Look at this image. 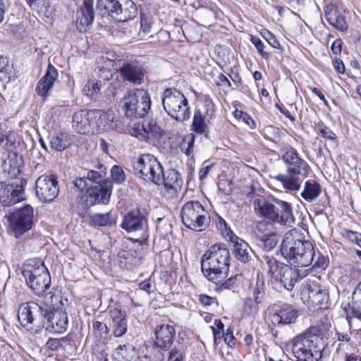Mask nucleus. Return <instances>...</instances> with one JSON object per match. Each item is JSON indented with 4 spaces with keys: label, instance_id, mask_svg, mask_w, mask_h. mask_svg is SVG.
I'll return each mask as SVG.
<instances>
[{
    "label": "nucleus",
    "instance_id": "nucleus-38",
    "mask_svg": "<svg viewBox=\"0 0 361 361\" xmlns=\"http://www.w3.org/2000/svg\"><path fill=\"white\" fill-rule=\"evenodd\" d=\"M321 193V185L314 180H309L305 183L301 192L302 197L308 202L314 200Z\"/></svg>",
    "mask_w": 361,
    "mask_h": 361
},
{
    "label": "nucleus",
    "instance_id": "nucleus-52",
    "mask_svg": "<svg viewBox=\"0 0 361 361\" xmlns=\"http://www.w3.org/2000/svg\"><path fill=\"white\" fill-rule=\"evenodd\" d=\"M15 142L14 136L11 134L0 133V152L9 151Z\"/></svg>",
    "mask_w": 361,
    "mask_h": 361
},
{
    "label": "nucleus",
    "instance_id": "nucleus-54",
    "mask_svg": "<svg viewBox=\"0 0 361 361\" xmlns=\"http://www.w3.org/2000/svg\"><path fill=\"white\" fill-rule=\"evenodd\" d=\"M250 42L252 43V44H254L256 49L263 59L265 60L269 59L270 55L268 52L264 51V44L258 37L251 35Z\"/></svg>",
    "mask_w": 361,
    "mask_h": 361
},
{
    "label": "nucleus",
    "instance_id": "nucleus-12",
    "mask_svg": "<svg viewBox=\"0 0 361 361\" xmlns=\"http://www.w3.org/2000/svg\"><path fill=\"white\" fill-rule=\"evenodd\" d=\"M162 169L163 167L157 159L149 154H141L133 162L135 176L147 182L153 183H155L156 181H161L160 176Z\"/></svg>",
    "mask_w": 361,
    "mask_h": 361
},
{
    "label": "nucleus",
    "instance_id": "nucleus-51",
    "mask_svg": "<svg viewBox=\"0 0 361 361\" xmlns=\"http://www.w3.org/2000/svg\"><path fill=\"white\" fill-rule=\"evenodd\" d=\"M264 294H265V290H264V281L262 279H260L259 277H257L255 286L253 288L252 298L255 300L256 301L262 302V300L264 298Z\"/></svg>",
    "mask_w": 361,
    "mask_h": 361
},
{
    "label": "nucleus",
    "instance_id": "nucleus-9",
    "mask_svg": "<svg viewBox=\"0 0 361 361\" xmlns=\"http://www.w3.org/2000/svg\"><path fill=\"white\" fill-rule=\"evenodd\" d=\"M161 101L165 111L176 121L184 122L190 118L188 99L178 89L166 88L161 94Z\"/></svg>",
    "mask_w": 361,
    "mask_h": 361
},
{
    "label": "nucleus",
    "instance_id": "nucleus-29",
    "mask_svg": "<svg viewBox=\"0 0 361 361\" xmlns=\"http://www.w3.org/2000/svg\"><path fill=\"white\" fill-rule=\"evenodd\" d=\"M2 167L11 178H15L23 171V158L16 152H8V157L2 163Z\"/></svg>",
    "mask_w": 361,
    "mask_h": 361
},
{
    "label": "nucleus",
    "instance_id": "nucleus-46",
    "mask_svg": "<svg viewBox=\"0 0 361 361\" xmlns=\"http://www.w3.org/2000/svg\"><path fill=\"white\" fill-rule=\"evenodd\" d=\"M156 345L153 341H149L145 343L140 345L137 352V357L140 361H149V355H150L154 350Z\"/></svg>",
    "mask_w": 361,
    "mask_h": 361
},
{
    "label": "nucleus",
    "instance_id": "nucleus-14",
    "mask_svg": "<svg viewBox=\"0 0 361 361\" xmlns=\"http://www.w3.org/2000/svg\"><path fill=\"white\" fill-rule=\"evenodd\" d=\"M46 305L30 301L20 305L18 319L20 324L27 329H32L34 325L40 326L44 318Z\"/></svg>",
    "mask_w": 361,
    "mask_h": 361
},
{
    "label": "nucleus",
    "instance_id": "nucleus-2",
    "mask_svg": "<svg viewBox=\"0 0 361 361\" xmlns=\"http://www.w3.org/2000/svg\"><path fill=\"white\" fill-rule=\"evenodd\" d=\"M281 252L290 264L297 267H308L314 262V246L310 241L305 240L300 231L296 228L285 234Z\"/></svg>",
    "mask_w": 361,
    "mask_h": 361
},
{
    "label": "nucleus",
    "instance_id": "nucleus-57",
    "mask_svg": "<svg viewBox=\"0 0 361 361\" xmlns=\"http://www.w3.org/2000/svg\"><path fill=\"white\" fill-rule=\"evenodd\" d=\"M93 354L99 361H108L107 353L105 350V343L97 344L93 348Z\"/></svg>",
    "mask_w": 361,
    "mask_h": 361
},
{
    "label": "nucleus",
    "instance_id": "nucleus-22",
    "mask_svg": "<svg viewBox=\"0 0 361 361\" xmlns=\"http://www.w3.org/2000/svg\"><path fill=\"white\" fill-rule=\"evenodd\" d=\"M73 128L80 134H94L93 109H81L72 116Z\"/></svg>",
    "mask_w": 361,
    "mask_h": 361
},
{
    "label": "nucleus",
    "instance_id": "nucleus-36",
    "mask_svg": "<svg viewBox=\"0 0 361 361\" xmlns=\"http://www.w3.org/2000/svg\"><path fill=\"white\" fill-rule=\"evenodd\" d=\"M72 143L71 135L66 132H59L51 135L49 145L57 152H62L68 148Z\"/></svg>",
    "mask_w": 361,
    "mask_h": 361
},
{
    "label": "nucleus",
    "instance_id": "nucleus-34",
    "mask_svg": "<svg viewBox=\"0 0 361 361\" xmlns=\"http://www.w3.org/2000/svg\"><path fill=\"white\" fill-rule=\"evenodd\" d=\"M352 305L344 307L347 318L355 317L361 320V281L357 285L353 293Z\"/></svg>",
    "mask_w": 361,
    "mask_h": 361
},
{
    "label": "nucleus",
    "instance_id": "nucleus-24",
    "mask_svg": "<svg viewBox=\"0 0 361 361\" xmlns=\"http://www.w3.org/2000/svg\"><path fill=\"white\" fill-rule=\"evenodd\" d=\"M94 18L93 0H84L76 12V24L79 31H86V28L92 24Z\"/></svg>",
    "mask_w": 361,
    "mask_h": 361
},
{
    "label": "nucleus",
    "instance_id": "nucleus-5",
    "mask_svg": "<svg viewBox=\"0 0 361 361\" xmlns=\"http://www.w3.org/2000/svg\"><path fill=\"white\" fill-rule=\"evenodd\" d=\"M27 286L37 296L44 295L49 288L51 276L44 262L39 258L27 259L22 271Z\"/></svg>",
    "mask_w": 361,
    "mask_h": 361
},
{
    "label": "nucleus",
    "instance_id": "nucleus-59",
    "mask_svg": "<svg viewBox=\"0 0 361 361\" xmlns=\"http://www.w3.org/2000/svg\"><path fill=\"white\" fill-rule=\"evenodd\" d=\"M317 256V259L313 262L312 264L314 269H318L324 270L328 266V262L326 257L322 255L319 252L317 253V255H314V257Z\"/></svg>",
    "mask_w": 361,
    "mask_h": 361
},
{
    "label": "nucleus",
    "instance_id": "nucleus-64",
    "mask_svg": "<svg viewBox=\"0 0 361 361\" xmlns=\"http://www.w3.org/2000/svg\"><path fill=\"white\" fill-rule=\"evenodd\" d=\"M154 352L149 355V361H164V352H165L164 350L161 349L160 348L156 346L154 348Z\"/></svg>",
    "mask_w": 361,
    "mask_h": 361
},
{
    "label": "nucleus",
    "instance_id": "nucleus-55",
    "mask_svg": "<svg viewBox=\"0 0 361 361\" xmlns=\"http://www.w3.org/2000/svg\"><path fill=\"white\" fill-rule=\"evenodd\" d=\"M315 128L323 137L330 140H334L336 139L335 133L323 122L317 123L315 125Z\"/></svg>",
    "mask_w": 361,
    "mask_h": 361
},
{
    "label": "nucleus",
    "instance_id": "nucleus-58",
    "mask_svg": "<svg viewBox=\"0 0 361 361\" xmlns=\"http://www.w3.org/2000/svg\"><path fill=\"white\" fill-rule=\"evenodd\" d=\"M234 116L235 118L242 119V121H244L246 124H247L250 127H251L252 128H255V121L247 113H245L243 111L235 110L234 112Z\"/></svg>",
    "mask_w": 361,
    "mask_h": 361
},
{
    "label": "nucleus",
    "instance_id": "nucleus-1",
    "mask_svg": "<svg viewBox=\"0 0 361 361\" xmlns=\"http://www.w3.org/2000/svg\"><path fill=\"white\" fill-rule=\"evenodd\" d=\"M281 157L286 166V173L279 174L274 179L279 182L283 189L289 192H298L302 181L307 178L310 166L307 161L299 157L298 151L291 146L283 149Z\"/></svg>",
    "mask_w": 361,
    "mask_h": 361
},
{
    "label": "nucleus",
    "instance_id": "nucleus-45",
    "mask_svg": "<svg viewBox=\"0 0 361 361\" xmlns=\"http://www.w3.org/2000/svg\"><path fill=\"white\" fill-rule=\"evenodd\" d=\"M29 6L33 11H37L39 14L47 15L50 7L47 0H27Z\"/></svg>",
    "mask_w": 361,
    "mask_h": 361
},
{
    "label": "nucleus",
    "instance_id": "nucleus-61",
    "mask_svg": "<svg viewBox=\"0 0 361 361\" xmlns=\"http://www.w3.org/2000/svg\"><path fill=\"white\" fill-rule=\"evenodd\" d=\"M184 356L180 349L174 347L169 353L168 361H183Z\"/></svg>",
    "mask_w": 361,
    "mask_h": 361
},
{
    "label": "nucleus",
    "instance_id": "nucleus-3",
    "mask_svg": "<svg viewBox=\"0 0 361 361\" xmlns=\"http://www.w3.org/2000/svg\"><path fill=\"white\" fill-rule=\"evenodd\" d=\"M287 347L291 349L295 361H319L324 349L322 334L318 327L312 326L290 341Z\"/></svg>",
    "mask_w": 361,
    "mask_h": 361
},
{
    "label": "nucleus",
    "instance_id": "nucleus-6",
    "mask_svg": "<svg viewBox=\"0 0 361 361\" xmlns=\"http://www.w3.org/2000/svg\"><path fill=\"white\" fill-rule=\"evenodd\" d=\"M50 295L51 305L52 308L46 305L44 310V318L43 325L45 329L51 333L62 334L65 332L68 326V317L66 312L63 310L60 306L63 307L68 304V300L63 298L61 295Z\"/></svg>",
    "mask_w": 361,
    "mask_h": 361
},
{
    "label": "nucleus",
    "instance_id": "nucleus-15",
    "mask_svg": "<svg viewBox=\"0 0 361 361\" xmlns=\"http://www.w3.org/2000/svg\"><path fill=\"white\" fill-rule=\"evenodd\" d=\"M107 13L118 22L133 19L137 13V8L132 0H105L104 5Z\"/></svg>",
    "mask_w": 361,
    "mask_h": 361
},
{
    "label": "nucleus",
    "instance_id": "nucleus-60",
    "mask_svg": "<svg viewBox=\"0 0 361 361\" xmlns=\"http://www.w3.org/2000/svg\"><path fill=\"white\" fill-rule=\"evenodd\" d=\"M346 238L352 243H355L360 247H361V233L351 230L345 231Z\"/></svg>",
    "mask_w": 361,
    "mask_h": 361
},
{
    "label": "nucleus",
    "instance_id": "nucleus-62",
    "mask_svg": "<svg viewBox=\"0 0 361 361\" xmlns=\"http://www.w3.org/2000/svg\"><path fill=\"white\" fill-rule=\"evenodd\" d=\"M85 178H86L88 180L97 183V185L102 184L101 181L102 180V175L99 171L89 170L86 175H85Z\"/></svg>",
    "mask_w": 361,
    "mask_h": 361
},
{
    "label": "nucleus",
    "instance_id": "nucleus-50",
    "mask_svg": "<svg viewBox=\"0 0 361 361\" xmlns=\"http://www.w3.org/2000/svg\"><path fill=\"white\" fill-rule=\"evenodd\" d=\"M260 302L256 301L251 297L246 298L244 302V312L250 316H255L259 312V304Z\"/></svg>",
    "mask_w": 361,
    "mask_h": 361
},
{
    "label": "nucleus",
    "instance_id": "nucleus-40",
    "mask_svg": "<svg viewBox=\"0 0 361 361\" xmlns=\"http://www.w3.org/2000/svg\"><path fill=\"white\" fill-rule=\"evenodd\" d=\"M348 349H346V344L339 343L336 348L337 357L335 358V361H357L360 357L358 350L356 352H348Z\"/></svg>",
    "mask_w": 361,
    "mask_h": 361
},
{
    "label": "nucleus",
    "instance_id": "nucleus-17",
    "mask_svg": "<svg viewBox=\"0 0 361 361\" xmlns=\"http://www.w3.org/2000/svg\"><path fill=\"white\" fill-rule=\"evenodd\" d=\"M35 194L42 202H51L58 196L59 192L57 177L54 175H42L35 181Z\"/></svg>",
    "mask_w": 361,
    "mask_h": 361
},
{
    "label": "nucleus",
    "instance_id": "nucleus-27",
    "mask_svg": "<svg viewBox=\"0 0 361 361\" xmlns=\"http://www.w3.org/2000/svg\"><path fill=\"white\" fill-rule=\"evenodd\" d=\"M176 331L173 326L169 324H163L159 326L155 331L156 339L154 343L157 347L168 350L172 345Z\"/></svg>",
    "mask_w": 361,
    "mask_h": 361
},
{
    "label": "nucleus",
    "instance_id": "nucleus-19",
    "mask_svg": "<svg viewBox=\"0 0 361 361\" xmlns=\"http://www.w3.org/2000/svg\"><path fill=\"white\" fill-rule=\"evenodd\" d=\"M161 181H156L155 185H163L165 192L164 195L167 199L175 198L180 190L183 181L180 173L176 169H169L164 172L161 169Z\"/></svg>",
    "mask_w": 361,
    "mask_h": 361
},
{
    "label": "nucleus",
    "instance_id": "nucleus-53",
    "mask_svg": "<svg viewBox=\"0 0 361 361\" xmlns=\"http://www.w3.org/2000/svg\"><path fill=\"white\" fill-rule=\"evenodd\" d=\"M112 180L116 184H121L126 180V175L123 169L118 165H114L111 169Z\"/></svg>",
    "mask_w": 361,
    "mask_h": 361
},
{
    "label": "nucleus",
    "instance_id": "nucleus-32",
    "mask_svg": "<svg viewBox=\"0 0 361 361\" xmlns=\"http://www.w3.org/2000/svg\"><path fill=\"white\" fill-rule=\"evenodd\" d=\"M229 240L233 243L235 257L243 263H248L252 258V250L247 243L236 235Z\"/></svg>",
    "mask_w": 361,
    "mask_h": 361
},
{
    "label": "nucleus",
    "instance_id": "nucleus-37",
    "mask_svg": "<svg viewBox=\"0 0 361 361\" xmlns=\"http://www.w3.org/2000/svg\"><path fill=\"white\" fill-rule=\"evenodd\" d=\"M257 245L264 251L272 250L279 242V237L275 232L268 231L267 233L257 235Z\"/></svg>",
    "mask_w": 361,
    "mask_h": 361
},
{
    "label": "nucleus",
    "instance_id": "nucleus-13",
    "mask_svg": "<svg viewBox=\"0 0 361 361\" xmlns=\"http://www.w3.org/2000/svg\"><path fill=\"white\" fill-rule=\"evenodd\" d=\"M300 295L302 302L310 309L317 310L326 307L328 294L314 280L308 279L302 283Z\"/></svg>",
    "mask_w": 361,
    "mask_h": 361
},
{
    "label": "nucleus",
    "instance_id": "nucleus-26",
    "mask_svg": "<svg viewBox=\"0 0 361 361\" xmlns=\"http://www.w3.org/2000/svg\"><path fill=\"white\" fill-rule=\"evenodd\" d=\"M56 68L51 63L49 64L44 75L39 80L36 86V92L42 98H47L53 88L54 83L58 78Z\"/></svg>",
    "mask_w": 361,
    "mask_h": 361
},
{
    "label": "nucleus",
    "instance_id": "nucleus-25",
    "mask_svg": "<svg viewBox=\"0 0 361 361\" xmlns=\"http://www.w3.org/2000/svg\"><path fill=\"white\" fill-rule=\"evenodd\" d=\"M298 317V311L292 305L283 304L271 317V322L278 326L291 324Z\"/></svg>",
    "mask_w": 361,
    "mask_h": 361
},
{
    "label": "nucleus",
    "instance_id": "nucleus-56",
    "mask_svg": "<svg viewBox=\"0 0 361 361\" xmlns=\"http://www.w3.org/2000/svg\"><path fill=\"white\" fill-rule=\"evenodd\" d=\"M263 38L274 49H281V44L276 37L268 30L263 29L261 32Z\"/></svg>",
    "mask_w": 361,
    "mask_h": 361
},
{
    "label": "nucleus",
    "instance_id": "nucleus-28",
    "mask_svg": "<svg viewBox=\"0 0 361 361\" xmlns=\"http://www.w3.org/2000/svg\"><path fill=\"white\" fill-rule=\"evenodd\" d=\"M111 319L112 333L115 337H121L128 329L126 313L118 308H112L109 311Z\"/></svg>",
    "mask_w": 361,
    "mask_h": 361
},
{
    "label": "nucleus",
    "instance_id": "nucleus-42",
    "mask_svg": "<svg viewBox=\"0 0 361 361\" xmlns=\"http://www.w3.org/2000/svg\"><path fill=\"white\" fill-rule=\"evenodd\" d=\"M207 125L205 122V117L200 111H196L194 114L191 129L197 134L202 135L207 132Z\"/></svg>",
    "mask_w": 361,
    "mask_h": 361
},
{
    "label": "nucleus",
    "instance_id": "nucleus-4",
    "mask_svg": "<svg viewBox=\"0 0 361 361\" xmlns=\"http://www.w3.org/2000/svg\"><path fill=\"white\" fill-rule=\"evenodd\" d=\"M230 252L225 244L212 245L202 257L204 276L214 283H220L228 276Z\"/></svg>",
    "mask_w": 361,
    "mask_h": 361
},
{
    "label": "nucleus",
    "instance_id": "nucleus-23",
    "mask_svg": "<svg viewBox=\"0 0 361 361\" xmlns=\"http://www.w3.org/2000/svg\"><path fill=\"white\" fill-rule=\"evenodd\" d=\"M120 73L124 80L133 85H140L144 82L145 71L136 61L123 63Z\"/></svg>",
    "mask_w": 361,
    "mask_h": 361
},
{
    "label": "nucleus",
    "instance_id": "nucleus-63",
    "mask_svg": "<svg viewBox=\"0 0 361 361\" xmlns=\"http://www.w3.org/2000/svg\"><path fill=\"white\" fill-rule=\"evenodd\" d=\"M272 224L269 222L261 221L259 222L256 226V236L257 235H262L267 233L268 231H271Z\"/></svg>",
    "mask_w": 361,
    "mask_h": 361
},
{
    "label": "nucleus",
    "instance_id": "nucleus-16",
    "mask_svg": "<svg viewBox=\"0 0 361 361\" xmlns=\"http://www.w3.org/2000/svg\"><path fill=\"white\" fill-rule=\"evenodd\" d=\"M11 228L16 238H19L25 233L31 230L34 222V209L26 204L13 212L9 216Z\"/></svg>",
    "mask_w": 361,
    "mask_h": 361
},
{
    "label": "nucleus",
    "instance_id": "nucleus-39",
    "mask_svg": "<svg viewBox=\"0 0 361 361\" xmlns=\"http://www.w3.org/2000/svg\"><path fill=\"white\" fill-rule=\"evenodd\" d=\"M102 82L95 79H90L82 88V93L91 100L95 101L100 94Z\"/></svg>",
    "mask_w": 361,
    "mask_h": 361
},
{
    "label": "nucleus",
    "instance_id": "nucleus-7",
    "mask_svg": "<svg viewBox=\"0 0 361 361\" xmlns=\"http://www.w3.org/2000/svg\"><path fill=\"white\" fill-rule=\"evenodd\" d=\"M255 210L262 216L281 225L292 226L295 222L291 204L276 200V205L265 200L257 199L253 202Z\"/></svg>",
    "mask_w": 361,
    "mask_h": 361
},
{
    "label": "nucleus",
    "instance_id": "nucleus-18",
    "mask_svg": "<svg viewBox=\"0 0 361 361\" xmlns=\"http://www.w3.org/2000/svg\"><path fill=\"white\" fill-rule=\"evenodd\" d=\"M93 123L94 134L121 130V120L118 116L111 110L105 111L93 109Z\"/></svg>",
    "mask_w": 361,
    "mask_h": 361
},
{
    "label": "nucleus",
    "instance_id": "nucleus-49",
    "mask_svg": "<svg viewBox=\"0 0 361 361\" xmlns=\"http://www.w3.org/2000/svg\"><path fill=\"white\" fill-rule=\"evenodd\" d=\"M152 26V18L150 16L141 14L140 36L145 37L151 32Z\"/></svg>",
    "mask_w": 361,
    "mask_h": 361
},
{
    "label": "nucleus",
    "instance_id": "nucleus-41",
    "mask_svg": "<svg viewBox=\"0 0 361 361\" xmlns=\"http://www.w3.org/2000/svg\"><path fill=\"white\" fill-rule=\"evenodd\" d=\"M92 331L94 337L99 339L101 343H106L109 329L105 323L99 321L94 322L92 324Z\"/></svg>",
    "mask_w": 361,
    "mask_h": 361
},
{
    "label": "nucleus",
    "instance_id": "nucleus-8",
    "mask_svg": "<svg viewBox=\"0 0 361 361\" xmlns=\"http://www.w3.org/2000/svg\"><path fill=\"white\" fill-rule=\"evenodd\" d=\"M151 104L150 94L143 88L128 90L121 100L123 111L130 118L145 117L151 109Z\"/></svg>",
    "mask_w": 361,
    "mask_h": 361
},
{
    "label": "nucleus",
    "instance_id": "nucleus-43",
    "mask_svg": "<svg viewBox=\"0 0 361 361\" xmlns=\"http://www.w3.org/2000/svg\"><path fill=\"white\" fill-rule=\"evenodd\" d=\"M135 355V348L130 345H119L115 350L116 358L126 361H131Z\"/></svg>",
    "mask_w": 361,
    "mask_h": 361
},
{
    "label": "nucleus",
    "instance_id": "nucleus-11",
    "mask_svg": "<svg viewBox=\"0 0 361 361\" xmlns=\"http://www.w3.org/2000/svg\"><path fill=\"white\" fill-rule=\"evenodd\" d=\"M121 227L129 233H134L138 237L135 242L140 245L148 244L149 236L148 220L145 213L136 208L128 212L123 218Z\"/></svg>",
    "mask_w": 361,
    "mask_h": 361
},
{
    "label": "nucleus",
    "instance_id": "nucleus-31",
    "mask_svg": "<svg viewBox=\"0 0 361 361\" xmlns=\"http://www.w3.org/2000/svg\"><path fill=\"white\" fill-rule=\"evenodd\" d=\"M281 272L276 281L280 282L288 290H292L295 283L302 278L300 270L288 264L283 267V269H281Z\"/></svg>",
    "mask_w": 361,
    "mask_h": 361
},
{
    "label": "nucleus",
    "instance_id": "nucleus-10",
    "mask_svg": "<svg viewBox=\"0 0 361 361\" xmlns=\"http://www.w3.org/2000/svg\"><path fill=\"white\" fill-rule=\"evenodd\" d=\"M183 224L195 231H205L210 222V216L202 204L195 200L185 202L181 208Z\"/></svg>",
    "mask_w": 361,
    "mask_h": 361
},
{
    "label": "nucleus",
    "instance_id": "nucleus-21",
    "mask_svg": "<svg viewBox=\"0 0 361 361\" xmlns=\"http://www.w3.org/2000/svg\"><path fill=\"white\" fill-rule=\"evenodd\" d=\"M23 185L0 182V202L4 206H11L24 200Z\"/></svg>",
    "mask_w": 361,
    "mask_h": 361
},
{
    "label": "nucleus",
    "instance_id": "nucleus-20",
    "mask_svg": "<svg viewBox=\"0 0 361 361\" xmlns=\"http://www.w3.org/2000/svg\"><path fill=\"white\" fill-rule=\"evenodd\" d=\"M111 195V185L108 182L90 187L87 190L84 196L85 205L90 207L94 204L109 203Z\"/></svg>",
    "mask_w": 361,
    "mask_h": 361
},
{
    "label": "nucleus",
    "instance_id": "nucleus-35",
    "mask_svg": "<svg viewBox=\"0 0 361 361\" xmlns=\"http://www.w3.org/2000/svg\"><path fill=\"white\" fill-rule=\"evenodd\" d=\"M116 216L112 211L105 214L93 213L89 215V224L92 227H107L115 225Z\"/></svg>",
    "mask_w": 361,
    "mask_h": 361
},
{
    "label": "nucleus",
    "instance_id": "nucleus-47",
    "mask_svg": "<svg viewBox=\"0 0 361 361\" xmlns=\"http://www.w3.org/2000/svg\"><path fill=\"white\" fill-rule=\"evenodd\" d=\"M215 224L219 231H221V234L225 237L228 238V240L235 236V234L233 232L231 228L228 226L226 221L219 214H216L215 218Z\"/></svg>",
    "mask_w": 361,
    "mask_h": 361
},
{
    "label": "nucleus",
    "instance_id": "nucleus-30",
    "mask_svg": "<svg viewBox=\"0 0 361 361\" xmlns=\"http://www.w3.org/2000/svg\"><path fill=\"white\" fill-rule=\"evenodd\" d=\"M324 13L326 20L336 29L346 32L348 29V25L345 17L334 4H328L324 7Z\"/></svg>",
    "mask_w": 361,
    "mask_h": 361
},
{
    "label": "nucleus",
    "instance_id": "nucleus-44",
    "mask_svg": "<svg viewBox=\"0 0 361 361\" xmlns=\"http://www.w3.org/2000/svg\"><path fill=\"white\" fill-rule=\"evenodd\" d=\"M195 135L193 133H189L184 135L180 144V149L187 156H190L194 147Z\"/></svg>",
    "mask_w": 361,
    "mask_h": 361
},
{
    "label": "nucleus",
    "instance_id": "nucleus-48",
    "mask_svg": "<svg viewBox=\"0 0 361 361\" xmlns=\"http://www.w3.org/2000/svg\"><path fill=\"white\" fill-rule=\"evenodd\" d=\"M142 128L147 137H149L150 135L155 136L157 135H161L160 127L154 119L145 121L142 123Z\"/></svg>",
    "mask_w": 361,
    "mask_h": 361
},
{
    "label": "nucleus",
    "instance_id": "nucleus-33",
    "mask_svg": "<svg viewBox=\"0 0 361 361\" xmlns=\"http://www.w3.org/2000/svg\"><path fill=\"white\" fill-rule=\"evenodd\" d=\"M262 268L267 271V274L275 281L277 280L281 274V269L286 264L278 261L273 256L264 255L261 259Z\"/></svg>",
    "mask_w": 361,
    "mask_h": 361
}]
</instances>
